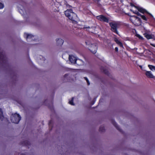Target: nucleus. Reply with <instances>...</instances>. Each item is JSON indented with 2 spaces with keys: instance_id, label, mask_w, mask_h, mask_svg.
<instances>
[{
  "instance_id": "5",
  "label": "nucleus",
  "mask_w": 155,
  "mask_h": 155,
  "mask_svg": "<svg viewBox=\"0 0 155 155\" xmlns=\"http://www.w3.org/2000/svg\"><path fill=\"white\" fill-rule=\"evenodd\" d=\"M96 18L101 21L107 23L109 22V19L103 15H101L96 16Z\"/></svg>"
},
{
  "instance_id": "1",
  "label": "nucleus",
  "mask_w": 155,
  "mask_h": 155,
  "mask_svg": "<svg viewBox=\"0 0 155 155\" xmlns=\"http://www.w3.org/2000/svg\"><path fill=\"white\" fill-rule=\"evenodd\" d=\"M64 14L66 17L72 21H75L77 19V15L73 12L72 9H68L65 11Z\"/></svg>"
},
{
  "instance_id": "16",
  "label": "nucleus",
  "mask_w": 155,
  "mask_h": 155,
  "mask_svg": "<svg viewBox=\"0 0 155 155\" xmlns=\"http://www.w3.org/2000/svg\"><path fill=\"white\" fill-rule=\"evenodd\" d=\"M144 36L147 39H150L153 38L151 35L148 34L147 33H145L143 34Z\"/></svg>"
},
{
  "instance_id": "13",
  "label": "nucleus",
  "mask_w": 155,
  "mask_h": 155,
  "mask_svg": "<svg viewBox=\"0 0 155 155\" xmlns=\"http://www.w3.org/2000/svg\"><path fill=\"white\" fill-rule=\"evenodd\" d=\"M57 45L61 46L63 44L64 41L61 38H58L56 39Z\"/></svg>"
},
{
  "instance_id": "22",
  "label": "nucleus",
  "mask_w": 155,
  "mask_h": 155,
  "mask_svg": "<svg viewBox=\"0 0 155 155\" xmlns=\"http://www.w3.org/2000/svg\"><path fill=\"white\" fill-rule=\"evenodd\" d=\"M73 99H74V98L72 97V99L70 101H69V104L72 105H74V103L73 102Z\"/></svg>"
},
{
  "instance_id": "23",
  "label": "nucleus",
  "mask_w": 155,
  "mask_h": 155,
  "mask_svg": "<svg viewBox=\"0 0 155 155\" xmlns=\"http://www.w3.org/2000/svg\"><path fill=\"white\" fill-rule=\"evenodd\" d=\"M140 16L141 17V18L143 19V20L146 21H147V19L145 15H141Z\"/></svg>"
},
{
  "instance_id": "30",
  "label": "nucleus",
  "mask_w": 155,
  "mask_h": 155,
  "mask_svg": "<svg viewBox=\"0 0 155 155\" xmlns=\"http://www.w3.org/2000/svg\"><path fill=\"white\" fill-rule=\"evenodd\" d=\"M115 50L116 52H118V48L117 47H115Z\"/></svg>"
},
{
  "instance_id": "21",
  "label": "nucleus",
  "mask_w": 155,
  "mask_h": 155,
  "mask_svg": "<svg viewBox=\"0 0 155 155\" xmlns=\"http://www.w3.org/2000/svg\"><path fill=\"white\" fill-rule=\"evenodd\" d=\"M52 120H49V123H48V125L49 126V127H51V128L50 130H52V127H53V125L52 124Z\"/></svg>"
},
{
  "instance_id": "18",
  "label": "nucleus",
  "mask_w": 155,
  "mask_h": 155,
  "mask_svg": "<svg viewBox=\"0 0 155 155\" xmlns=\"http://www.w3.org/2000/svg\"><path fill=\"white\" fill-rule=\"evenodd\" d=\"M4 118V116L3 115V112L2 110L0 108V119L1 120H2Z\"/></svg>"
},
{
  "instance_id": "35",
  "label": "nucleus",
  "mask_w": 155,
  "mask_h": 155,
  "mask_svg": "<svg viewBox=\"0 0 155 155\" xmlns=\"http://www.w3.org/2000/svg\"><path fill=\"white\" fill-rule=\"evenodd\" d=\"M138 36H138L140 38H142V37L140 35H138Z\"/></svg>"
},
{
  "instance_id": "9",
  "label": "nucleus",
  "mask_w": 155,
  "mask_h": 155,
  "mask_svg": "<svg viewBox=\"0 0 155 155\" xmlns=\"http://www.w3.org/2000/svg\"><path fill=\"white\" fill-rule=\"evenodd\" d=\"M69 59L71 63L74 64H77V61L78 60L73 55H69Z\"/></svg>"
},
{
  "instance_id": "3",
  "label": "nucleus",
  "mask_w": 155,
  "mask_h": 155,
  "mask_svg": "<svg viewBox=\"0 0 155 155\" xmlns=\"http://www.w3.org/2000/svg\"><path fill=\"white\" fill-rule=\"evenodd\" d=\"M85 43L86 45H87L88 47L87 48L93 54H95L97 51V47L95 43L90 44V42L89 41H86Z\"/></svg>"
},
{
  "instance_id": "17",
  "label": "nucleus",
  "mask_w": 155,
  "mask_h": 155,
  "mask_svg": "<svg viewBox=\"0 0 155 155\" xmlns=\"http://www.w3.org/2000/svg\"><path fill=\"white\" fill-rule=\"evenodd\" d=\"M146 75L147 77L149 78H153V76L151 73L150 71H147L146 73Z\"/></svg>"
},
{
  "instance_id": "20",
  "label": "nucleus",
  "mask_w": 155,
  "mask_h": 155,
  "mask_svg": "<svg viewBox=\"0 0 155 155\" xmlns=\"http://www.w3.org/2000/svg\"><path fill=\"white\" fill-rule=\"evenodd\" d=\"M148 66L150 70L155 71V66L151 65H148Z\"/></svg>"
},
{
  "instance_id": "8",
  "label": "nucleus",
  "mask_w": 155,
  "mask_h": 155,
  "mask_svg": "<svg viewBox=\"0 0 155 155\" xmlns=\"http://www.w3.org/2000/svg\"><path fill=\"white\" fill-rule=\"evenodd\" d=\"M111 122L113 125L116 127V128L121 133H123V131L122 129H120L119 126L118 125L114 120L113 119L111 120Z\"/></svg>"
},
{
  "instance_id": "25",
  "label": "nucleus",
  "mask_w": 155,
  "mask_h": 155,
  "mask_svg": "<svg viewBox=\"0 0 155 155\" xmlns=\"http://www.w3.org/2000/svg\"><path fill=\"white\" fill-rule=\"evenodd\" d=\"M135 14H137V15L140 16L141 14L138 11H136L135 12L134 11H132Z\"/></svg>"
},
{
  "instance_id": "19",
  "label": "nucleus",
  "mask_w": 155,
  "mask_h": 155,
  "mask_svg": "<svg viewBox=\"0 0 155 155\" xmlns=\"http://www.w3.org/2000/svg\"><path fill=\"white\" fill-rule=\"evenodd\" d=\"M105 131V129L104 126H101L99 128V131L100 132H104Z\"/></svg>"
},
{
  "instance_id": "14",
  "label": "nucleus",
  "mask_w": 155,
  "mask_h": 155,
  "mask_svg": "<svg viewBox=\"0 0 155 155\" xmlns=\"http://www.w3.org/2000/svg\"><path fill=\"white\" fill-rule=\"evenodd\" d=\"M114 41L116 43L118 44L120 47L122 48H123V45L122 43L120 41H119L117 38H115L114 39Z\"/></svg>"
},
{
  "instance_id": "31",
  "label": "nucleus",
  "mask_w": 155,
  "mask_h": 155,
  "mask_svg": "<svg viewBox=\"0 0 155 155\" xmlns=\"http://www.w3.org/2000/svg\"><path fill=\"white\" fill-rule=\"evenodd\" d=\"M86 81L87 83V85H89L90 84V82H89L88 80H86Z\"/></svg>"
},
{
  "instance_id": "11",
  "label": "nucleus",
  "mask_w": 155,
  "mask_h": 155,
  "mask_svg": "<svg viewBox=\"0 0 155 155\" xmlns=\"http://www.w3.org/2000/svg\"><path fill=\"white\" fill-rule=\"evenodd\" d=\"M137 16H131L130 18V20L131 22L134 25H136V19Z\"/></svg>"
},
{
  "instance_id": "7",
  "label": "nucleus",
  "mask_w": 155,
  "mask_h": 155,
  "mask_svg": "<svg viewBox=\"0 0 155 155\" xmlns=\"http://www.w3.org/2000/svg\"><path fill=\"white\" fill-rule=\"evenodd\" d=\"M137 9L140 12L143 14L146 13L149 15L151 18H153V16L151 14L149 13L148 11H147L145 9H144L142 8L138 7V8H137Z\"/></svg>"
},
{
  "instance_id": "36",
  "label": "nucleus",
  "mask_w": 155,
  "mask_h": 155,
  "mask_svg": "<svg viewBox=\"0 0 155 155\" xmlns=\"http://www.w3.org/2000/svg\"><path fill=\"white\" fill-rule=\"evenodd\" d=\"M96 98H94V100L93 101H96Z\"/></svg>"
},
{
  "instance_id": "29",
  "label": "nucleus",
  "mask_w": 155,
  "mask_h": 155,
  "mask_svg": "<svg viewBox=\"0 0 155 155\" xmlns=\"http://www.w3.org/2000/svg\"><path fill=\"white\" fill-rule=\"evenodd\" d=\"M66 6L68 8H70L71 7L70 5H69L68 4H67L66 5Z\"/></svg>"
},
{
  "instance_id": "24",
  "label": "nucleus",
  "mask_w": 155,
  "mask_h": 155,
  "mask_svg": "<svg viewBox=\"0 0 155 155\" xmlns=\"http://www.w3.org/2000/svg\"><path fill=\"white\" fill-rule=\"evenodd\" d=\"M137 22H139V23H140L141 22V19L140 18L137 17L136 19V24H137Z\"/></svg>"
},
{
  "instance_id": "26",
  "label": "nucleus",
  "mask_w": 155,
  "mask_h": 155,
  "mask_svg": "<svg viewBox=\"0 0 155 155\" xmlns=\"http://www.w3.org/2000/svg\"><path fill=\"white\" fill-rule=\"evenodd\" d=\"M15 155H26L25 154L23 153H18L17 152H15Z\"/></svg>"
},
{
  "instance_id": "15",
  "label": "nucleus",
  "mask_w": 155,
  "mask_h": 155,
  "mask_svg": "<svg viewBox=\"0 0 155 155\" xmlns=\"http://www.w3.org/2000/svg\"><path fill=\"white\" fill-rule=\"evenodd\" d=\"M101 70L102 71H103V73L104 74L107 75L108 76L109 75L110 73L107 70L105 69L104 68L102 67H101Z\"/></svg>"
},
{
  "instance_id": "33",
  "label": "nucleus",
  "mask_w": 155,
  "mask_h": 155,
  "mask_svg": "<svg viewBox=\"0 0 155 155\" xmlns=\"http://www.w3.org/2000/svg\"><path fill=\"white\" fill-rule=\"evenodd\" d=\"M94 102H95V101H92L91 103L92 105L94 104Z\"/></svg>"
},
{
  "instance_id": "32",
  "label": "nucleus",
  "mask_w": 155,
  "mask_h": 155,
  "mask_svg": "<svg viewBox=\"0 0 155 155\" xmlns=\"http://www.w3.org/2000/svg\"><path fill=\"white\" fill-rule=\"evenodd\" d=\"M68 74H65L64 75V78H66L68 76Z\"/></svg>"
},
{
  "instance_id": "12",
  "label": "nucleus",
  "mask_w": 155,
  "mask_h": 155,
  "mask_svg": "<svg viewBox=\"0 0 155 155\" xmlns=\"http://www.w3.org/2000/svg\"><path fill=\"white\" fill-rule=\"evenodd\" d=\"M24 37L26 38V40L28 39H31V41L33 40L32 38L34 37V36L31 34H28L25 33L24 35Z\"/></svg>"
},
{
  "instance_id": "4",
  "label": "nucleus",
  "mask_w": 155,
  "mask_h": 155,
  "mask_svg": "<svg viewBox=\"0 0 155 155\" xmlns=\"http://www.w3.org/2000/svg\"><path fill=\"white\" fill-rule=\"evenodd\" d=\"M21 117L20 115L17 113L12 114L10 117L11 122L15 124H18L21 120Z\"/></svg>"
},
{
  "instance_id": "27",
  "label": "nucleus",
  "mask_w": 155,
  "mask_h": 155,
  "mask_svg": "<svg viewBox=\"0 0 155 155\" xmlns=\"http://www.w3.org/2000/svg\"><path fill=\"white\" fill-rule=\"evenodd\" d=\"M4 7V5L2 3L0 2V9H2Z\"/></svg>"
},
{
  "instance_id": "6",
  "label": "nucleus",
  "mask_w": 155,
  "mask_h": 155,
  "mask_svg": "<svg viewBox=\"0 0 155 155\" xmlns=\"http://www.w3.org/2000/svg\"><path fill=\"white\" fill-rule=\"evenodd\" d=\"M43 104L47 106L51 110L53 109V102L52 101H49L48 100H46L43 103Z\"/></svg>"
},
{
  "instance_id": "2",
  "label": "nucleus",
  "mask_w": 155,
  "mask_h": 155,
  "mask_svg": "<svg viewBox=\"0 0 155 155\" xmlns=\"http://www.w3.org/2000/svg\"><path fill=\"white\" fill-rule=\"evenodd\" d=\"M109 24L111 27V30L116 34L118 35L119 33L117 29L121 25V23L120 21L111 22H110Z\"/></svg>"
},
{
  "instance_id": "34",
  "label": "nucleus",
  "mask_w": 155,
  "mask_h": 155,
  "mask_svg": "<svg viewBox=\"0 0 155 155\" xmlns=\"http://www.w3.org/2000/svg\"><path fill=\"white\" fill-rule=\"evenodd\" d=\"M84 78L85 79V80H86H86H88V78L86 77H84Z\"/></svg>"
},
{
  "instance_id": "10",
  "label": "nucleus",
  "mask_w": 155,
  "mask_h": 155,
  "mask_svg": "<svg viewBox=\"0 0 155 155\" xmlns=\"http://www.w3.org/2000/svg\"><path fill=\"white\" fill-rule=\"evenodd\" d=\"M20 144L23 146H28H28H30L31 143L29 141L25 140L20 142Z\"/></svg>"
},
{
  "instance_id": "28",
  "label": "nucleus",
  "mask_w": 155,
  "mask_h": 155,
  "mask_svg": "<svg viewBox=\"0 0 155 155\" xmlns=\"http://www.w3.org/2000/svg\"><path fill=\"white\" fill-rule=\"evenodd\" d=\"M130 5L131 6L135 7V8H136L137 9V8H138V7L136 6L135 5L133 4V3H131Z\"/></svg>"
}]
</instances>
